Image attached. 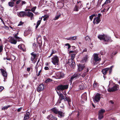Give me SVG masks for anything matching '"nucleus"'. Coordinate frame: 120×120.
I'll return each mask as SVG.
<instances>
[{
	"instance_id": "5fc2aeb1",
	"label": "nucleus",
	"mask_w": 120,
	"mask_h": 120,
	"mask_svg": "<svg viewBox=\"0 0 120 120\" xmlns=\"http://www.w3.org/2000/svg\"><path fill=\"white\" fill-rule=\"evenodd\" d=\"M26 3V2L24 1H22L21 4H22V5L23 4H25Z\"/></svg>"
},
{
	"instance_id": "f704fd0d",
	"label": "nucleus",
	"mask_w": 120,
	"mask_h": 120,
	"mask_svg": "<svg viewBox=\"0 0 120 120\" xmlns=\"http://www.w3.org/2000/svg\"><path fill=\"white\" fill-rule=\"evenodd\" d=\"M56 52V51L54 50L53 49H52V52L51 54L50 55L48 56L49 58H50L53 54H54Z\"/></svg>"
},
{
	"instance_id": "9d476101",
	"label": "nucleus",
	"mask_w": 120,
	"mask_h": 120,
	"mask_svg": "<svg viewBox=\"0 0 120 120\" xmlns=\"http://www.w3.org/2000/svg\"><path fill=\"white\" fill-rule=\"evenodd\" d=\"M68 85H61L58 86L57 87V89L59 90H62L65 89H66L68 88Z\"/></svg>"
},
{
	"instance_id": "a211bd4d",
	"label": "nucleus",
	"mask_w": 120,
	"mask_h": 120,
	"mask_svg": "<svg viewBox=\"0 0 120 120\" xmlns=\"http://www.w3.org/2000/svg\"><path fill=\"white\" fill-rule=\"evenodd\" d=\"M56 75L58 79L63 78L64 75V74L63 73L61 72L57 73Z\"/></svg>"
},
{
	"instance_id": "f3484780",
	"label": "nucleus",
	"mask_w": 120,
	"mask_h": 120,
	"mask_svg": "<svg viewBox=\"0 0 120 120\" xmlns=\"http://www.w3.org/2000/svg\"><path fill=\"white\" fill-rule=\"evenodd\" d=\"M17 14L18 16L19 17H24L25 16L26 12L23 11H20L17 12Z\"/></svg>"
},
{
	"instance_id": "b1692460",
	"label": "nucleus",
	"mask_w": 120,
	"mask_h": 120,
	"mask_svg": "<svg viewBox=\"0 0 120 120\" xmlns=\"http://www.w3.org/2000/svg\"><path fill=\"white\" fill-rule=\"evenodd\" d=\"M30 115V113L29 112H26L24 117V120H27L29 118Z\"/></svg>"
},
{
	"instance_id": "ddd939ff",
	"label": "nucleus",
	"mask_w": 120,
	"mask_h": 120,
	"mask_svg": "<svg viewBox=\"0 0 120 120\" xmlns=\"http://www.w3.org/2000/svg\"><path fill=\"white\" fill-rule=\"evenodd\" d=\"M44 88V86L43 84H42L39 85L37 91L40 92L43 90Z\"/></svg>"
},
{
	"instance_id": "5701e85b",
	"label": "nucleus",
	"mask_w": 120,
	"mask_h": 120,
	"mask_svg": "<svg viewBox=\"0 0 120 120\" xmlns=\"http://www.w3.org/2000/svg\"><path fill=\"white\" fill-rule=\"evenodd\" d=\"M104 41L106 42L110 41L111 42L112 41L110 37L107 36L106 35H105V38H104Z\"/></svg>"
},
{
	"instance_id": "864d4df0",
	"label": "nucleus",
	"mask_w": 120,
	"mask_h": 120,
	"mask_svg": "<svg viewBox=\"0 0 120 120\" xmlns=\"http://www.w3.org/2000/svg\"><path fill=\"white\" fill-rule=\"evenodd\" d=\"M39 68H40V69L41 68V66H39L38 67V68H36V73H37L38 72V69H39Z\"/></svg>"
},
{
	"instance_id": "72a5a7b5",
	"label": "nucleus",
	"mask_w": 120,
	"mask_h": 120,
	"mask_svg": "<svg viewBox=\"0 0 120 120\" xmlns=\"http://www.w3.org/2000/svg\"><path fill=\"white\" fill-rule=\"evenodd\" d=\"M93 85L94 88H96L99 85L98 83L96 82L95 81L93 84Z\"/></svg>"
},
{
	"instance_id": "2eb2a0df",
	"label": "nucleus",
	"mask_w": 120,
	"mask_h": 120,
	"mask_svg": "<svg viewBox=\"0 0 120 120\" xmlns=\"http://www.w3.org/2000/svg\"><path fill=\"white\" fill-rule=\"evenodd\" d=\"M33 14L30 12L28 11L27 12H26L25 16H27L28 17H30L31 20L33 19Z\"/></svg>"
},
{
	"instance_id": "603ef678",
	"label": "nucleus",
	"mask_w": 120,
	"mask_h": 120,
	"mask_svg": "<svg viewBox=\"0 0 120 120\" xmlns=\"http://www.w3.org/2000/svg\"><path fill=\"white\" fill-rule=\"evenodd\" d=\"M41 71V69H40L38 72V74L37 75L38 76H39L40 75V73Z\"/></svg>"
},
{
	"instance_id": "bb28decb",
	"label": "nucleus",
	"mask_w": 120,
	"mask_h": 120,
	"mask_svg": "<svg viewBox=\"0 0 120 120\" xmlns=\"http://www.w3.org/2000/svg\"><path fill=\"white\" fill-rule=\"evenodd\" d=\"M77 36H73L71 37L68 38L66 39L67 40L71 41L74 40H76L77 38Z\"/></svg>"
},
{
	"instance_id": "dca6fc26",
	"label": "nucleus",
	"mask_w": 120,
	"mask_h": 120,
	"mask_svg": "<svg viewBox=\"0 0 120 120\" xmlns=\"http://www.w3.org/2000/svg\"><path fill=\"white\" fill-rule=\"evenodd\" d=\"M9 41L11 44H15L17 42V40H16L14 38L11 37H9Z\"/></svg>"
},
{
	"instance_id": "6e6d98bb",
	"label": "nucleus",
	"mask_w": 120,
	"mask_h": 120,
	"mask_svg": "<svg viewBox=\"0 0 120 120\" xmlns=\"http://www.w3.org/2000/svg\"><path fill=\"white\" fill-rule=\"evenodd\" d=\"M23 23L22 22H19V24H18V26H20L22 25V24H23Z\"/></svg>"
},
{
	"instance_id": "4c0bfd02",
	"label": "nucleus",
	"mask_w": 120,
	"mask_h": 120,
	"mask_svg": "<svg viewBox=\"0 0 120 120\" xmlns=\"http://www.w3.org/2000/svg\"><path fill=\"white\" fill-rule=\"evenodd\" d=\"M9 105H8L7 106H4L3 107L2 109V110H5V109H8V108L10 107Z\"/></svg>"
},
{
	"instance_id": "aec40b11",
	"label": "nucleus",
	"mask_w": 120,
	"mask_h": 120,
	"mask_svg": "<svg viewBox=\"0 0 120 120\" xmlns=\"http://www.w3.org/2000/svg\"><path fill=\"white\" fill-rule=\"evenodd\" d=\"M78 70L79 71H82L84 68L85 66L84 65L79 64L78 65Z\"/></svg>"
},
{
	"instance_id": "49530a36",
	"label": "nucleus",
	"mask_w": 120,
	"mask_h": 120,
	"mask_svg": "<svg viewBox=\"0 0 120 120\" xmlns=\"http://www.w3.org/2000/svg\"><path fill=\"white\" fill-rule=\"evenodd\" d=\"M82 53H83V52H86L87 51V49L86 48H82Z\"/></svg>"
},
{
	"instance_id": "4d7b16f0",
	"label": "nucleus",
	"mask_w": 120,
	"mask_h": 120,
	"mask_svg": "<svg viewBox=\"0 0 120 120\" xmlns=\"http://www.w3.org/2000/svg\"><path fill=\"white\" fill-rule=\"evenodd\" d=\"M4 28L7 30H8L9 29V27L6 25H4Z\"/></svg>"
},
{
	"instance_id": "680f3d73",
	"label": "nucleus",
	"mask_w": 120,
	"mask_h": 120,
	"mask_svg": "<svg viewBox=\"0 0 120 120\" xmlns=\"http://www.w3.org/2000/svg\"><path fill=\"white\" fill-rule=\"evenodd\" d=\"M30 68H27V70L28 71H30Z\"/></svg>"
},
{
	"instance_id": "338daca9",
	"label": "nucleus",
	"mask_w": 120,
	"mask_h": 120,
	"mask_svg": "<svg viewBox=\"0 0 120 120\" xmlns=\"http://www.w3.org/2000/svg\"><path fill=\"white\" fill-rule=\"evenodd\" d=\"M1 20L2 21V22L3 23V24H4V25H5V23L4 22V21L3 20V19H1Z\"/></svg>"
},
{
	"instance_id": "412c9836",
	"label": "nucleus",
	"mask_w": 120,
	"mask_h": 120,
	"mask_svg": "<svg viewBox=\"0 0 120 120\" xmlns=\"http://www.w3.org/2000/svg\"><path fill=\"white\" fill-rule=\"evenodd\" d=\"M81 98L82 100V101H86L87 100V94L86 92L84 93L82 95Z\"/></svg>"
},
{
	"instance_id": "6e6552de",
	"label": "nucleus",
	"mask_w": 120,
	"mask_h": 120,
	"mask_svg": "<svg viewBox=\"0 0 120 120\" xmlns=\"http://www.w3.org/2000/svg\"><path fill=\"white\" fill-rule=\"evenodd\" d=\"M105 112L104 109H102L99 111L98 113V118L99 120L102 119L103 117V113Z\"/></svg>"
},
{
	"instance_id": "0eeeda50",
	"label": "nucleus",
	"mask_w": 120,
	"mask_h": 120,
	"mask_svg": "<svg viewBox=\"0 0 120 120\" xmlns=\"http://www.w3.org/2000/svg\"><path fill=\"white\" fill-rule=\"evenodd\" d=\"M119 86L118 85H115L113 87L111 88H109L107 90L109 92H113L118 90Z\"/></svg>"
},
{
	"instance_id": "7c9ffc66",
	"label": "nucleus",
	"mask_w": 120,
	"mask_h": 120,
	"mask_svg": "<svg viewBox=\"0 0 120 120\" xmlns=\"http://www.w3.org/2000/svg\"><path fill=\"white\" fill-rule=\"evenodd\" d=\"M31 54L32 55V56L31 58V61H32L34 59L35 57L36 56V55L35 54H33V53H31Z\"/></svg>"
},
{
	"instance_id": "ea45409f",
	"label": "nucleus",
	"mask_w": 120,
	"mask_h": 120,
	"mask_svg": "<svg viewBox=\"0 0 120 120\" xmlns=\"http://www.w3.org/2000/svg\"><path fill=\"white\" fill-rule=\"evenodd\" d=\"M71 59H72L73 60V59L75 57V55L74 54H72L71 55Z\"/></svg>"
},
{
	"instance_id": "a878e982",
	"label": "nucleus",
	"mask_w": 120,
	"mask_h": 120,
	"mask_svg": "<svg viewBox=\"0 0 120 120\" xmlns=\"http://www.w3.org/2000/svg\"><path fill=\"white\" fill-rule=\"evenodd\" d=\"M50 110L53 112L54 113L56 114H58L59 111H58V109L55 107L52 108V109H51Z\"/></svg>"
},
{
	"instance_id": "774afa93",
	"label": "nucleus",
	"mask_w": 120,
	"mask_h": 120,
	"mask_svg": "<svg viewBox=\"0 0 120 120\" xmlns=\"http://www.w3.org/2000/svg\"><path fill=\"white\" fill-rule=\"evenodd\" d=\"M71 47L70 45V44L68 46V49H69Z\"/></svg>"
},
{
	"instance_id": "7ed1b4c3",
	"label": "nucleus",
	"mask_w": 120,
	"mask_h": 120,
	"mask_svg": "<svg viewBox=\"0 0 120 120\" xmlns=\"http://www.w3.org/2000/svg\"><path fill=\"white\" fill-rule=\"evenodd\" d=\"M113 67V66H112L109 68H105L102 70L101 71L104 75H105L107 74L108 71H109V74H110L112 72V68Z\"/></svg>"
},
{
	"instance_id": "423d86ee",
	"label": "nucleus",
	"mask_w": 120,
	"mask_h": 120,
	"mask_svg": "<svg viewBox=\"0 0 120 120\" xmlns=\"http://www.w3.org/2000/svg\"><path fill=\"white\" fill-rule=\"evenodd\" d=\"M101 15V14L99 13L98 14L97 17L94 18L93 20V22L94 24H97L100 22V17Z\"/></svg>"
},
{
	"instance_id": "de8ad7c7",
	"label": "nucleus",
	"mask_w": 120,
	"mask_h": 120,
	"mask_svg": "<svg viewBox=\"0 0 120 120\" xmlns=\"http://www.w3.org/2000/svg\"><path fill=\"white\" fill-rule=\"evenodd\" d=\"M21 0H18L16 1V4H19V3L21 1Z\"/></svg>"
},
{
	"instance_id": "f8f14e48",
	"label": "nucleus",
	"mask_w": 120,
	"mask_h": 120,
	"mask_svg": "<svg viewBox=\"0 0 120 120\" xmlns=\"http://www.w3.org/2000/svg\"><path fill=\"white\" fill-rule=\"evenodd\" d=\"M0 70L3 76L4 77V81H5V80L7 79V72L6 71L3 69H0Z\"/></svg>"
},
{
	"instance_id": "69168bd1",
	"label": "nucleus",
	"mask_w": 120,
	"mask_h": 120,
	"mask_svg": "<svg viewBox=\"0 0 120 120\" xmlns=\"http://www.w3.org/2000/svg\"><path fill=\"white\" fill-rule=\"evenodd\" d=\"M6 59L8 60H10V58L7 57L6 58Z\"/></svg>"
},
{
	"instance_id": "1a4fd4ad",
	"label": "nucleus",
	"mask_w": 120,
	"mask_h": 120,
	"mask_svg": "<svg viewBox=\"0 0 120 120\" xmlns=\"http://www.w3.org/2000/svg\"><path fill=\"white\" fill-rule=\"evenodd\" d=\"M93 56H94V60L95 62L94 63V65L97 64L96 63L97 61H100L101 59L98 57V55L96 53H94Z\"/></svg>"
},
{
	"instance_id": "bf43d9fd",
	"label": "nucleus",
	"mask_w": 120,
	"mask_h": 120,
	"mask_svg": "<svg viewBox=\"0 0 120 120\" xmlns=\"http://www.w3.org/2000/svg\"><path fill=\"white\" fill-rule=\"evenodd\" d=\"M44 69L45 70H47L49 69V68L48 67H45L44 68Z\"/></svg>"
},
{
	"instance_id": "20e7f679",
	"label": "nucleus",
	"mask_w": 120,
	"mask_h": 120,
	"mask_svg": "<svg viewBox=\"0 0 120 120\" xmlns=\"http://www.w3.org/2000/svg\"><path fill=\"white\" fill-rule=\"evenodd\" d=\"M59 62V58L56 55L54 56L51 58V62L54 65H57Z\"/></svg>"
},
{
	"instance_id": "13d9d810",
	"label": "nucleus",
	"mask_w": 120,
	"mask_h": 120,
	"mask_svg": "<svg viewBox=\"0 0 120 120\" xmlns=\"http://www.w3.org/2000/svg\"><path fill=\"white\" fill-rule=\"evenodd\" d=\"M117 52L116 51H114L112 53V55H115L117 53Z\"/></svg>"
},
{
	"instance_id": "c756f323",
	"label": "nucleus",
	"mask_w": 120,
	"mask_h": 120,
	"mask_svg": "<svg viewBox=\"0 0 120 120\" xmlns=\"http://www.w3.org/2000/svg\"><path fill=\"white\" fill-rule=\"evenodd\" d=\"M111 2L110 0H106L104 3L102 5V6L103 7L104 6H106L108 3H110Z\"/></svg>"
},
{
	"instance_id": "0e129e2a",
	"label": "nucleus",
	"mask_w": 120,
	"mask_h": 120,
	"mask_svg": "<svg viewBox=\"0 0 120 120\" xmlns=\"http://www.w3.org/2000/svg\"><path fill=\"white\" fill-rule=\"evenodd\" d=\"M109 102L111 104H114V102L112 100L110 101H109Z\"/></svg>"
},
{
	"instance_id": "473e14b6",
	"label": "nucleus",
	"mask_w": 120,
	"mask_h": 120,
	"mask_svg": "<svg viewBox=\"0 0 120 120\" xmlns=\"http://www.w3.org/2000/svg\"><path fill=\"white\" fill-rule=\"evenodd\" d=\"M47 118L49 119L53 120L55 119L53 116L52 115H50L48 116L47 117Z\"/></svg>"
},
{
	"instance_id": "f257e3e1",
	"label": "nucleus",
	"mask_w": 120,
	"mask_h": 120,
	"mask_svg": "<svg viewBox=\"0 0 120 120\" xmlns=\"http://www.w3.org/2000/svg\"><path fill=\"white\" fill-rule=\"evenodd\" d=\"M88 71V69L87 68L83 73V74L81 75V74L78 72L75 73L71 77L70 80L71 82L74 79H76L77 78H78L80 76L83 78L85 76L87 75V72Z\"/></svg>"
},
{
	"instance_id": "052dcab7",
	"label": "nucleus",
	"mask_w": 120,
	"mask_h": 120,
	"mask_svg": "<svg viewBox=\"0 0 120 120\" xmlns=\"http://www.w3.org/2000/svg\"><path fill=\"white\" fill-rule=\"evenodd\" d=\"M22 108H20L18 109L17 110V111L18 112H20L22 110Z\"/></svg>"
},
{
	"instance_id": "c85d7f7f",
	"label": "nucleus",
	"mask_w": 120,
	"mask_h": 120,
	"mask_svg": "<svg viewBox=\"0 0 120 120\" xmlns=\"http://www.w3.org/2000/svg\"><path fill=\"white\" fill-rule=\"evenodd\" d=\"M8 4L10 7H13L14 5V2L12 0L11 1L8 2Z\"/></svg>"
},
{
	"instance_id": "8fccbe9b",
	"label": "nucleus",
	"mask_w": 120,
	"mask_h": 120,
	"mask_svg": "<svg viewBox=\"0 0 120 120\" xmlns=\"http://www.w3.org/2000/svg\"><path fill=\"white\" fill-rule=\"evenodd\" d=\"M4 89V87L2 86H0V92L2 91Z\"/></svg>"
},
{
	"instance_id": "9b49d317",
	"label": "nucleus",
	"mask_w": 120,
	"mask_h": 120,
	"mask_svg": "<svg viewBox=\"0 0 120 120\" xmlns=\"http://www.w3.org/2000/svg\"><path fill=\"white\" fill-rule=\"evenodd\" d=\"M100 98V95L98 93L96 95L94 98H93L94 101V102H98L99 101Z\"/></svg>"
},
{
	"instance_id": "37998d69",
	"label": "nucleus",
	"mask_w": 120,
	"mask_h": 120,
	"mask_svg": "<svg viewBox=\"0 0 120 120\" xmlns=\"http://www.w3.org/2000/svg\"><path fill=\"white\" fill-rule=\"evenodd\" d=\"M52 81V79H51L50 78H48L45 81V82L47 83L49 82H51Z\"/></svg>"
},
{
	"instance_id": "c9c22d12",
	"label": "nucleus",
	"mask_w": 120,
	"mask_h": 120,
	"mask_svg": "<svg viewBox=\"0 0 120 120\" xmlns=\"http://www.w3.org/2000/svg\"><path fill=\"white\" fill-rule=\"evenodd\" d=\"M44 17L43 20L44 21L46 20L49 18V16L48 15H45L44 16H42Z\"/></svg>"
},
{
	"instance_id": "79ce46f5",
	"label": "nucleus",
	"mask_w": 120,
	"mask_h": 120,
	"mask_svg": "<svg viewBox=\"0 0 120 120\" xmlns=\"http://www.w3.org/2000/svg\"><path fill=\"white\" fill-rule=\"evenodd\" d=\"M95 16V15L94 14L92 15L89 16V19L91 21L92 20L93 18Z\"/></svg>"
},
{
	"instance_id": "4468645a",
	"label": "nucleus",
	"mask_w": 120,
	"mask_h": 120,
	"mask_svg": "<svg viewBox=\"0 0 120 120\" xmlns=\"http://www.w3.org/2000/svg\"><path fill=\"white\" fill-rule=\"evenodd\" d=\"M68 63L69 65L71 67H74L75 65V62L72 59H69Z\"/></svg>"
},
{
	"instance_id": "a19ab883",
	"label": "nucleus",
	"mask_w": 120,
	"mask_h": 120,
	"mask_svg": "<svg viewBox=\"0 0 120 120\" xmlns=\"http://www.w3.org/2000/svg\"><path fill=\"white\" fill-rule=\"evenodd\" d=\"M87 59V56H86L85 57H84V58H83L82 61H83V62H85L86 60Z\"/></svg>"
},
{
	"instance_id": "393cba45",
	"label": "nucleus",
	"mask_w": 120,
	"mask_h": 120,
	"mask_svg": "<svg viewBox=\"0 0 120 120\" xmlns=\"http://www.w3.org/2000/svg\"><path fill=\"white\" fill-rule=\"evenodd\" d=\"M105 35L104 34L103 35H99L98 36V38L100 39V40H103L104 41L105 36Z\"/></svg>"
},
{
	"instance_id": "4be33fe9",
	"label": "nucleus",
	"mask_w": 120,
	"mask_h": 120,
	"mask_svg": "<svg viewBox=\"0 0 120 120\" xmlns=\"http://www.w3.org/2000/svg\"><path fill=\"white\" fill-rule=\"evenodd\" d=\"M18 47L19 49L23 51H26L25 46L23 44L19 45L18 46Z\"/></svg>"
},
{
	"instance_id": "39448f33",
	"label": "nucleus",
	"mask_w": 120,
	"mask_h": 120,
	"mask_svg": "<svg viewBox=\"0 0 120 120\" xmlns=\"http://www.w3.org/2000/svg\"><path fill=\"white\" fill-rule=\"evenodd\" d=\"M76 85L79 86L80 90H82L85 88V84L83 82L77 81L75 82Z\"/></svg>"
},
{
	"instance_id": "e433bc0d",
	"label": "nucleus",
	"mask_w": 120,
	"mask_h": 120,
	"mask_svg": "<svg viewBox=\"0 0 120 120\" xmlns=\"http://www.w3.org/2000/svg\"><path fill=\"white\" fill-rule=\"evenodd\" d=\"M60 16L61 14H60L58 15H56L54 19V20H56L58 19Z\"/></svg>"
},
{
	"instance_id": "3c124183",
	"label": "nucleus",
	"mask_w": 120,
	"mask_h": 120,
	"mask_svg": "<svg viewBox=\"0 0 120 120\" xmlns=\"http://www.w3.org/2000/svg\"><path fill=\"white\" fill-rule=\"evenodd\" d=\"M100 53L101 55H103L105 54V52L104 51L101 52Z\"/></svg>"
},
{
	"instance_id": "2f4dec72",
	"label": "nucleus",
	"mask_w": 120,
	"mask_h": 120,
	"mask_svg": "<svg viewBox=\"0 0 120 120\" xmlns=\"http://www.w3.org/2000/svg\"><path fill=\"white\" fill-rule=\"evenodd\" d=\"M42 19V17L41 18V19L38 21L37 22V25L36 26V28H38L41 23V21Z\"/></svg>"
},
{
	"instance_id": "a18cd8bd",
	"label": "nucleus",
	"mask_w": 120,
	"mask_h": 120,
	"mask_svg": "<svg viewBox=\"0 0 120 120\" xmlns=\"http://www.w3.org/2000/svg\"><path fill=\"white\" fill-rule=\"evenodd\" d=\"M36 7H34L31 9L32 11L34 13V11H35V9H36Z\"/></svg>"
},
{
	"instance_id": "6ab92c4d",
	"label": "nucleus",
	"mask_w": 120,
	"mask_h": 120,
	"mask_svg": "<svg viewBox=\"0 0 120 120\" xmlns=\"http://www.w3.org/2000/svg\"><path fill=\"white\" fill-rule=\"evenodd\" d=\"M19 31H18V33L14 35V37L15 39L17 40L18 41H22V38L19 37L17 36L18 35Z\"/></svg>"
},
{
	"instance_id": "58836bf2",
	"label": "nucleus",
	"mask_w": 120,
	"mask_h": 120,
	"mask_svg": "<svg viewBox=\"0 0 120 120\" xmlns=\"http://www.w3.org/2000/svg\"><path fill=\"white\" fill-rule=\"evenodd\" d=\"M78 8L77 5H75L74 7V10L75 11H78Z\"/></svg>"
},
{
	"instance_id": "c03bdc74",
	"label": "nucleus",
	"mask_w": 120,
	"mask_h": 120,
	"mask_svg": "<svg viewBox=\"0 0 120 120\" xmlns=\"http://www.w3.org/2000/svg\"><path fill=\"white\" fill-rule=\"evenodd\" d=\"M85 40L86 41H89L90 40V39L89 38V37L88 36H87L85 38Z\"/></svg>"
},
{
	"instance_id": "f03ea898",
	"label": "nucleus",
	"mask_w": 120,
	"mask_h": 120,
	"mask_svg": "<svg viewBox=\"0 0 120 120\" xmlns=\"http://www.w3.org/2000/svg\"><path fill=\"white\" fill-rule=\"evenodd\" d=\"M57 93L59 97V98L60 99V101H58V103H61V101L62 100H64L65 101H66L68 102V104L69 106L70 105V102H71L70 99L68 98H67L66 96H64L62 94L59 92H58L57 91Z\"/></svg>"
},
{
	"instance_id": "cd10ccee",
	"label": "nucleus",
	"mask_w": 120,
	"mask_h": 120,
	"mask_svg": "<svg viewBox=\"0 0 120 120\" xmlns=\"http://www.w3.org/2000/svg\"><path fill=\"white\" fill-rule=\"evenodd\" d=\"M58 114V116L60 117H63L64 115V113L61 111H59Z\"/></svg>"
},
{
	"instance_id": "09e8293b",
	"label": "nucleus",
	"mask_w": 120,
	"mask_h": 120,
	"mask_svg": "<svg viewBox=\"0 0 120 120\" xmlns=\"http://www.w3.org/2000/svg\"><path fill=\"white\" fill-rule=\"evenodd\" d=\"M3 46L2 45L0 46V53L3 50Z\"/></svg>"
},
{
	"instance_id": "e2e57ef3",
	"label": "nucleus",
	"mask_w": 120,
	"mask_h": 120,
	"mask_svg": "<svg viewBox=\"0 0 120 120\" xmlns=\"http://www.w3.org/2000/svg\"><path fill=\"white\" fill-rule=\"evenodd\" d=\"M103 0H99L98 1V2H100L99 5H100L101 3L102 2Z\"/></svg>"
}]
</instances>
